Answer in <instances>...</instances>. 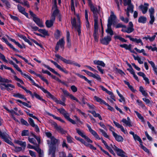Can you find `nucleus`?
I'll return each instance as SVG.
<instances>
[{"mask_svg": "<svg viewBox=\"0 0 157 157\" xmlns=\"http://www.w3.org/2000/svg\"><path fill=\"white\" fill-rule=\"evenodd\" d=\"M56 109L60 114L63 116L66 119L71 122L72 124H76L75 121L70 117L69 113L63 107H61L59 109L56 108Z\"/></svg>", "mask_w": 157, "mask_h": 157, "instance_id": "3", "label": "nucleus"}, {"mask_svg": "<svg viewBox=\"0 0 157 157\" xmlns=\"http://www.w3.org/2000/svg\"><path fill=\"white\" fill-rule=\"evenodd\" d=\"M124 82L125 84L127 85L128 87L129 88L130 90L133 93H135L137 91L131 85H130L129 82L127 81L126 80H124Z\"/></svg>", "mask_w": 157, "mask_h": 157, "instance_id": "36", "label": "nucleus"}, {"mask_svg": "<svg viewBox=\"0 0 157 157\" xmlns=\"http://www.w3.org/2000/svg\"><path fill=\"white\" fill-rule=\"evenodd\" d=\"M65 43V42L63 38H62L59 40V41L57 42L55 47V53H56L58 51L59 46H60V47L61 48H64Z\"/></svg>", "mask_w": 157, "mask_h": 157, "instance_id": "10", "label": "nucleus"}, {"mask_svg": "<svg viewBox=\"0 0 157 157\" xmlns=\"http://www.w3.org/2000/svg\"><path fill=\"white\" fill-rule=\"evenodd\" d=\"M4 67L5 69L10 70L11 73L15 75L14 76V79L16 81L19 82L21 84H24V82L20 78H18L17 77L16 75V73L12 68H11V67H8L5 65H4Z\"/></svg>", "mask_w": 157, "mask_h": 157, "instance_id": "12", "label": "nucleus"}, {"mask_svg": "<svg viewBox=\"0 0 157 157\" xmlns=\"http://www.w3.org/2000/svg\"><path fill=\"white\" fill-rule=\"evenodd\" d=\"M43 66L45 67L48 69V70H49L50 71L52 72V73H53L55 75L59 76L60 77H61L59 73H58L56 71H55V70L53 69L50 67L49 66L46 65L44 64Z\"/></svg>", "mask_w": 157, "mask_h": 157, "instance_id": "30", "label": "nucleus"}, {"mask_svg": "<svg viewBox=\"0 0 157 157\" xmlns=\"http://www.w3.org/2000/svg\"><path fill=\"white\" fill-rule=\"evenodd\" d=\"M149 4L148 3H145L144 5H140L139 6V9L142 12L143 14H145L147 12Z\"/></svg>", "mask_w": 157, "mask_h": 157, "instance_id": "17", "label": "nucleus"}, {"mask_svg": "<svg viewBox=\"0 0 157 157\" xmlns=\"http://www.w3.org/2000/svg\"><path fill=\"white\" fill-rule=\"evenodd\" d=\"M94 98L98 102H100L101 104H103L107 106L108 107V109L110 110L111 111H114V108L113 107L109 105L108 103H107L104 100L96 96H94Z\"/></svg>", "mask_w": 157, "mask_h": 157, "instance_id": "8", "label": "nucleus"}, {"mask_svg": "<svg viewBox=\"0 0 157 157\" xmlns=\"http://www.w3.org/2000/svg\"><path fill=\"white\" fill-rule=\"evenodd\" d=\"M86 126L88 128L89 132L95 138L98 140H100L101 139V138L100 137L97 133L95 131L92 129L88 124H86Z\"/></svg>", "mask_w": 157, "mask_h": 157, "instance_id": "18", "label": "nucleus"}, {"mask_svg": "<svg viewBox=\"0 0 157 157\" xmlns=\"http://www.w3.org/2000/svg\"><path fill=\"white\" fill-rule=\"evenodd\" d=\"M136 102L138 103V105L140 106L143 109H146V107L141 101L137 100H136Z\"/></svg>", "mask_w": 157, "mask_h": 157, "instance_id": "45", "label": "nucleus"}, {"mask_svg": "<svg viewBox=\"0 0 157 157\" xmlns=\"http://www.w3.org/2000/svg\"><path fill=\"white\" fill-rule=\"evenodd\" d=\"M132 41L133 42H135L137 44L140 43L142 45H143V43L142 42L141 40L140 39H138L136 38H133L132 39Z\"/></svg>", "mask_w": 157, "mask_h": 157, "instance_id": "47", "label": "nucleus"}, {"mask_svg": "<svg viewBox=\"0 0 157 157\" xmlns=\"http://www.w3.org/2000/svg\"><path fill=\"white\" fill-rule=\"evenodd\" d=\"M147 61L152 67L153 70L154 72V73L157 75V66H155V64L153 61H150L148 60H147Z\"/></svg>", "mask_w": 157, "mask_h": 157, "instance_id": "33", "label": "nucleus"}, {"mask_svg": "<svg viewBox=\"0 0 157 157\" xmlns=\"http://www.w3.org/2000/svg\"><path fill=\"white\" fill-rule=\"evenodd\" d=\"M14 55L15 56H18L19 58H21V59L23 60L25 63H27L29 65H30L32 66H33L31 63H29L28 60L27 59H26L25 57H23L22 56L18 54H15Z\"/></svg>", "mask_w": 157, "mask_h": 157, "instance_id": "39", "label": "nucleus"}, {"mask_svg": "<svg viewBox=\"0 0 157 157\" xmlns=\"http://www.w3.org/2000/svg\"><path fill=\"white\" fill-rule=\"evenodd\" d=\"M94 29H98V17H95V18H94Z\"/></svg>", "mask_w": 157, "mask_h": 157, "instance_id": "40", "label": "nucleus"}, {"mask_svg": "<svg viewBox=\"0 0 157 157\" xmlns=\"http://www.w3.org/2000/svg\"><path fill=\"white\" fill-rule=\"evenodd\" d=\"M66 41L67 46L69 49L71 47V37L70 33L69 31H67L66 33Z\"/></svg>", "mask_w": 157, "mask_h": 157, "instance_id": "23", "label": "nucleus"}, {"mask_svg": "<svg viewBox=\"0 0 157 157\" xmlns=\"http://www.w3.org/2000/svg\"><path fill=\"white\" fill-rule=\"evenodd\" d=\"M150 20L149 21V24L150 25H152L153 24L155 20V18L154 16H150Z\"/></svg>", "mask_w": 157, "mask_h": 157, "instance_id": "64", "label": "nucleus"}, {"mask_svg": "<svg viewBox=\"0 0 157 157\" xmlns=\"http://www.w3.org/2000/svg\"><path fill=\"white\" fill-rule=\"evenodd\" d=\"M10 18L14 21H17L18 22L20 21V19L18 18V17L14 16H13L12 15L10 14Z\"/></svg>", "mask_w": 157, "mask_h": 157, "instance_id": "63", "label": "nucleus"}, {"mask_svg": "<svg viewBox=\"0 0 157 157\" xmlns=\"http://www.w3.org/2000/svg\"><path fill=\"white\" fill-rule=\"evenodd\" d=\"M29 71L31 74H35L36 76L39 77L42 81L46 83V84H48V80L47 79L45 78L40 74L36 73L34 71L31 69H29Z\"/></svg>", "mask_w": 157, "mask_h": 157, "instance_id": "24", "label": "nucleus"}, {"mask_svg": "<svg viewBox=\"0 0 157 157\" xmlns=\"http://www.w3.org/2000/svg\"><path fill=\"white\" fill-rule=\"evenodd\" d=\"M8 87L15 88V86L13 84L6 83H0V88L2 90H6Z\"/></svg>", "mask_w": 157, "mask_h": 157, "instance_id": "16", "label": "nucleus"}, {"mask_svg": "<svg viewBox=\"0 0 157 157\" xmlns=\"http://www.w3.org/2000/svg\"><path fill=\"white\" fill-rule=\"evenodd\" d=\"M23 89L27 93L29 94L32 98H34V96H35L36 98L44 102L45 103L46 102V101L44 99H43L40 95L37 94L36 92H34L33 94L31 91L27 90L25 87Z\"/></svg>", "mask_w": 157, "mask_h": 157, "instance_id": "6", "label": "nucleus"}, {"mask_svg": "<svg viewBox=\"0 0 157 157\" xmlns=\"http://www.w3.org/2000/svg\"><path fill=\"white\" fill-rule=\"evenodd\" d=\"M147 20V18L146 17L142 16L139 17L138 22L139 23L144 24L146 23Z\"/></svg>", "mask_w": 157, "mask_h": 157, "instance_id": "35", "label": "nucleus"}, {"mask_svg": "<svg viewBox=\"0 0 157 157\" xmlns=\"http://www.w3.org/2000/svg\"><path fill=\"white\" fill-rule=\"evenodd\" d=\"M90 7L91 10L93 14V17L95 18V17H98V14L99 13L98 9L96 7H94L92 3L88 5Z\"/></svg>", "mask_w": 157, "mask_h": 157, "instance_id": "19", "label": "nucleus"}, {"mask_svg": "<svg viewBox=\"0 0 157 157\" xmlns=\"http://www.w3.org/2000/svg\"><path fill=\"white\" fill-rule=\"evenodd\" d=\"M28 122L30 125L33 127L35 126V124L34 123L33 120L31 118H29L28 120Z\"/></svg>", "mask_w": 157, "mask_h": 157, "instance_id": "54", "label": "nucleus"}, {"mask_svg": "<svg viewBox=\"0 0 157 157\" xmlns=\"http://www.w3.org/2000/svg\"><path fill=\"white\" fill-rule=\"evenodd\" d=\"M125 152L121 149H118L117 150V154L119 156L121 157H128L127 156L125 155Z\"/></svg>", "mask_w": 157, "mask_h": 157, "instance_id": "32", "label": "nucleus"}, {"mask_svg": "<svg viewBox=\"0 0 157 157\" xmlns=\"http://www.w3.org/2000/svg\"><path fill=\"white\" fill-rule=\"evenodd\" d=\"M30 14L33 17V20L36 23V24L39 27L42 28L44 27L43 24V22L42 20L36 17V15L31 11H29Z\"/></svg>", "mask_w": 157, "mask_h": 157, "instance_id": "5", "label": "nucleus"}, {"mask_svg": "<svg viewBox=\"0 0 157 157\" xmlns=\"http://www.w3.org/2000/svg\"><path fill=\"white\" fill-rule=\"evenodd\" d=\"M15 143L17 144L22 146L24 147H25L26 146V143L25 142H22L21 141L17 140L15 141Z\"/></svg>", "mask_w": 157, "mask_h": 157, "instance_id": "41", "label": "nucleus"}, {"mask_svg": "<svg viewBox=\"0 0 157 157\" xmlns=\"http://www.w3.org/2000/svg\"><path fill=\"white\" fill-rule=\"evenodd\" d=\"M24 76H25V78H27L29 79V80H30L31 81V83L32 84V85L37 87L39 88L40 89H41L43 87L41 86H39L38 84H36L35 81H34L33 80L31 77L28 75L26 74H25L24 75H23Z\"/></svg>", "mask_w": 157, "mask_h": 157, "instance_id": "26", "label": "nucleus"}, {"mask_svg": "<svg viewBox=\"0 0 157 157\" xmlns=\"http://www.w3.org/2000/svg\"><path fill=\"white\" fill-rule=\"evenodd\" d=\"M133 137L135 141L137 140L139 141V142H140V144L143 143V142L141 139L137 134H136L135 135V136Z\"/></svg>", "mask_w": 157, "mask_h": 157, "instance_id": "52", "label": "nucleus"}, {"mask_svg": "<svg viewBox=\"0 0 157 157\" xmlns=\"http://www.w3.org/2000/svg\"><path fill=\"white\" fill-rule=\"evenodd\" d=\"M82 71L85 72L89 76L96 78L98 81H101V78L100 76L98 74H97L96 75H95L92 72L85 70H83Z\"/></svg>", "mask_w": 157, "mask_h": 157, "instance_id": "14", "label": "nucleus"}, {"mask_svg": "<svg viewBox=\"0 0 157 157\" xmlns=\"http://www.w3.org/2000/svg\"><path fill=\"white\" fill-rule=\"evenodd\" d=\"M46 113L48 115L52 117L54 119L58 120L62 123H65V121L61 119L60 117H56L54 115L51 114L48 112H47Z\"/></svg>", "mask_w": 157, "mask_h": 157, "instance_id": "34", "label": "nucleus"}, {"mask_svg": "<svg viewBox=\"0 0 157 157\" xmlns=\"http://www.w3.org/2000/svg\"><path fill=\"white\" fill-rule=\"evenodd\" d=\"M93 62L94 63L95 65H98V66H97V67L98 68V70L100 72L101 74H104V71L103 69H101V68L98 65L101 66L103 67H105V63L103 61L99 60H94Z\"/></svg>", "mask_w": 157, "mask_h": 157, "instance_id": "9", "label": "nucleus"}, {"mask_svg": "<svg viewBox=\"0 0 157 157\" xmlns=\"http://www.w3.org/2000/svg\"><path fill=\"white\" fill-rule=\"evenodd\" d=\"M134 49L139 53H142L143 55L145 56H147V54L145 52V50L144 49H142L141 50H140V49L137 48L136 47L134 48Z\"/></svg>", "mask_w": 157, "mask_h": 157, "instance_id": "44", "label": "nucleus"}, {"mask_svg": "<svg viewBox=\"0 0 157 157\" xmlns=\"http://www.w3.org/2000/svg\"><path fill=\"white\" fill-rule=\"evenodd\" d=\"M127 120L123 118L122 120L121 121L123 123H124L126 125L128 126L129 127H132V125L131 124V121L129 117H127Z\"/></svg>", "mask_w": 157, "mask_h": 157, "instance_id": "29", "label": "nucleus"}, {"mask_svg": "<svg viewBox=\"0 0 157 157\" xmlns=\"http://www.w3.org/2000/svg\"><path fill=\"white\" fill-rule=\"evenodd\" d=\"M105 32L109 34L111 36H112L114 34L113 31L111 28H107L105 30Z\"/></svg>", "mask_w": 157, "mask_h": 157, "instance_id": "57", "label": "nucleus"}, {"mask_svg": "<svg viewBox=\"0 0 157 157\" xmlns=\"http://www.w3.org/2000/svg\"><path fill=\"white\" fill-rule=\"evenodd\" d=\"M55 56L57 58L60 59L62 61L66 64L73 65L74 66L78 67H81V65L80 64L75 62V61L70 59L67 60L59 54H55Z\"/></svg>", "mask_w": 157, "mask_h": 157, "instance_id": "4", "label": "nucleus"}, {"mask_svg": "<svg viewBox=\"0 0 157 157\" xmlns=\"http://www.w3.org/2000/svg\"><path fill=\"white\" fill-rule=\"evenodd\" d=\"M114 38L115 39H119L120 41L123 42H127L126 40L119 36H114Z\"/></svg>", "mask_w": 157, "mask_h": 157, "instance_id": "46", "label": "nucleus"}, {"mask_svg": "<svg viewBox=\"0 0 157 157\" xmlns=\"http://www.w3.org/2000/svg\"><path fill=\"white\" fill-rule=\"evenodd\" d=\"M51 144L49 146V150H50L52 148H53L54 150L56 151V144L58 142V140L56 139L54 136H53L52 138L51 139Z\"/></svg>", "mask_w": 157, "mask_h": 157, "instance_id": "13", "label": "nucleus"}, {"mask_svg": "<svg viewBox=\"0 0 157 157\" xmlns=\"http://www.w3.org/2000/svg\"><path fill=\"white\" fill-rule=\"evenodd\" d=\"M54 22L51 20H47L45 22L46 26L48 28H50L53 25Z\"/></svg>", "mask_w": 157, "mask_h": 157, "instance_id": "42", "label": "nucleus"}, {"mask_svg": "<svg viewBox=\"0 0 157 157\" xmlns=\"http://www.w3.org/2000/svg\"><path fill=\"white\" fill-rule=\"evenodd\" d=\"M71 22L72 26H74L75 29L77 28V26L76 22V19L75 17H74L73 19H71Z\"/></svg>", "mask_w": 157, "mask_h": 157, "instance_id": "51", "label": "nucleus"}, {"mask_svg": "<svg viewBox=\"0 0 157 157\" xmlns=\"http://www.w3.org/2000/svg\"><path fill=\"white\" fill-rule=\"evenodd\" d=\"M57 68L59 69L60 71H62L66 74H68L69 73L68 71L65 68L62 67L59 65L56 62L53 61V60L50 59L49 60Z\"/></svg>", "mask_w": 157, "mask_h": 157, "instance_id": "20", "label": "nucleus"}, {"mask_svg": "<svg viewBox=\"0 0 157 157\" xmlns=\"http://www.w3.org/2000/svg\"><path fill=\"white\" fill-rule=\"evenodd\" d=\"M44 93L47 94L46 96L47 98H51L54 101L57 98L55 97L54 96L52 95L50 92L48 91L47 90L45 89L44 88H42L41 89Z\"/></svg>", "mask_w": 157, "mask_h": 157, "instance_id": "21", "label": "nucleus"}, {"mask_svg": "<svg viewBox=\"0 0 157 157\" xmlns=\"http://www.w3.org/2000/svg\"><path fill=\"white\" fill-rule=\"evenodd\" d=\"M17 36L20 38L23 39L25 42H27L29 45L33 46L35 45L33 44L30 41V40L28 39L24 35H23L21 34H18L17 35Z\"/></svg>", "mask_w": 157, "mask_h": 157, "instance_id": "28", "label": "nucleus"}, {"mask_svg": "<svg viewBox=\"0 0 157 157\" xmlns=\"http://www.w3.org/2000/svg\"><path fill=\"white\" fill-rule=\"evenodd\" d=\"M140 148L143 150H144V151H145L147 153H149L150 151H149V150L147 147H145L142 144H140Z\"/></svg>", "mask_w": 157, "mask_h": 157, "instance_id": "59", "label": "nucleus"}, {"mask_svg": "<svg viewBox=\"0 0 157 157\" xmlns=\"http://www.w3.org/2000/svg\"><path fill=\"white\" fill-rule=\"evenodd\" d=\"M75 129L76 131V132L82 137L84 138L86 141L89 143L86 142L85 140L80 137L75 136V139L76 140L80 141L82 143L84 144L86 147H89L91 149L96 150V147H94L92 144H90V143H92L93 141L87 136L84 134V132H82L79 128H76Z\"/></svg>", "mask_w": 157, "mask_h": 157, "instance_id": "1", "label": "nucleus"}, {"mask_svg": "<svg viewBox=\"0 0 157 157\" xmlns=\"http://www.w3.org/2000/svg\"><path fill=\"white\" fill-rule=\"evenodd\" d=\"M9 135L6 132H2L0 130V137L3 139L8 144L12 146H14L13 144L9 140Z\"/></svg>", "mask_w": 157, "mask_h": 157, "instance_id": "7", "label": "nucleus"}, {"mask_svg": "<svg viewBox=\"0 0 157 157\" xmlns=\"http://www.w3.org/2000/svg\"><path fill=\"white\" fill-rule=\"evenodd\" d=\"M88 112L92 114L93 116L95 117H98L100 115V114L98 113H96L95 110H89Z\"/></svg>", "mask_w": 157, "mask_h": 157, "instance_id": "56", "label": "nucleus"}, {"mask_svg": "<svg viewBox=\"0 0 157 157\" xmlns=\"http://www.w3.org/2000/svg\"><path fill=\"white\" fill-rule=\"evenodd\" d=\"M111 40V37L109 36H107L101 39L100 42L102 44L107 45L109 44Z\"/></svg>", "mask_w": 157, "mask_h": 157, "instance_id": "15", "label": "nucleus"}, {"mask_svg": "<svg viewBox=\"0 0 157 157\" xmlns=\"http://www.w3.org/2000/svg\"><path fill=\"white\" fill-rule=\"evenodd\" d=\"M116 16L113 14L110 15V17H109L108 20H109L113 23L115 22V20L116 19Z\"/></svg>", "mask_w": 157, "mask_h": 157, "instance_id": "43", "label": "nucleus"}, {"mask_svg": "<svg viewBox=\"0 0 157 157\" xmlns=\"http://www.w3.org/2000/svg\"><path fill=\"white\" fill-rule=\"evenodd\" d=\"M23 2H20L21 3H19L22 5H24L25 6H26L28 8L30 7V5L29 3L26 0H23Z\"/></svg>", "mask_w": 157, "mask_h": 157, "instance_id": "60", "label": "nucleus"}, {"mask_svg": "<svg viewBox=\"0 0 157 157\" xmlns=\"http://www.w3.org/2000/svg\"><path fill=\"white\" fill-rule=\"evenodd\" d=\"M148 11L150 14V16H154V14L155 13V9L153 7H151L149 9Z\"/></svg>", "mask_w": 157, "mask_h": 157, "instance_id": "62", "label": "nucleus"}, {"mask_svg": "<svg viewBox=\"0 0 157 157\" xmlns=\"http://www.w3.org/2000/svg\"><path fill=\"white\" fill-rule=\"evenodd\" d=\"M54 36L56 39H58L60 36V31L58 29H57L54 33Z\"/></svg>", "mask_w": 157, "mask_h": 157, "instance_id": "48", "label": "nucleus"}, {"mask_svg": "<svg viewBox=\"0 0 157 157\" xmlns=\"http://www.w3.org/2000/svg\"><path fill=\"white\" fill-rule=\"evenodd\" d=\"M60 90H62L64 95L69 96L71 99L79 103V104H82L81 102L78 100L72 94H70L67 91L62 88H60Z\"/></svg>", "mask_w": 157, "mask_h": 157, "instance_id": "11", "label": "nucleus"}, {"mask_svg": "<svg viewBox=\"0 0 157 157\" xmlns=\"http://www.w3.org/2000/svg\"><path fill=\"white\" fill-rule=\"evenodd\" d=\"M24 76H25V78H27L29 79V80H30L31 81V83L32 84V85L37 87L39 88L40 89H41L43 87L41 86H39L38 84H36L35 81H34L33 80L31 77L28 75L26 74H25L24 75H23Z\"/></svg>", "mask_w": 157, "mask_h": 157, "instance_id": "25", "label": "nucleus"}, {"mask_svg": "<svg viewBox=\"0 0 157 157\" xmlns=\"http://www.w3.org/2000/svg\"><path fill=\"white\" fill-rule=\"evenodd\" d=\"M1 40L3 42H4L10 48L13 49L14 51L18 52H19V51L18 49L14 48L13 46L4 37H3L2 38Z\"/></svg>", "mask_w": 157, "mask_h": 157, "instance_id": "22", "label": "nucleus"}, {"mask_svg": "<svg viewBox=\"0 0 157 157\" xmlns=\"http://www.w3.org/2000/svg\"><path fill=\"white\" fill-rule=\"evenodd\" d=\"M113 136L115 138V140L118 142H122L124 140L123 137L121 135H118L114 131L112 132Z\"/></svg>", "mask_w": 157, "mask_h": 157, "instance_id": "27", "label": "nucleus"}, {"mask_svg": "<svg viewBox=\"0 0 157 157\" xmlns=\"http://www.w3.org/2000/svg\"><path fill=\"white\" fill-rule=\"evenodd\" d=\"M75 75H76L78 76V77H80V78L83 79L84 80L87 82L90 86H92V82L91 81L89 80H88L87 78L85 76H83L82 75H81L79 73H75Z\"/></svg>", "mask_w": 157, "mask_h": 157, "instance_id": "31", "label": "nucleus"}, {"mask_svg": "<svg viewBox=\"0 0 157 157\" xmlns=\"http://www.w3.org/2000/svg\"><path fill=\"white\" fill-rule=\"evenodd\" d=\"M134 112L136 113L138 118L141 120L142 122H144V117L142 116L141 115L140 113H138L137 111L134 110Z\"/></svg>", "mask_w": 157, "mask_h": 157, "instance_id": "49", "label": "nucleus"}, {"mask_svg": "<svg viewBox=\"0 0 157 157\" xmlns=\"http://www.w3.org/2000/svg\"><path fill=\"white\" fill-rule=\"evenodd\" d=\"M120 46L121 48H124L126 50H131L132 45L131 44L128 45L127 44H120Z\"/></svg>", "mask_w": 157, "mask_h": 157, "instance_id": "37", "label": "nucleus"}, {"mask_svg": "<svg viewBox=\"0 0 157 157\" xmlns=\"http://www.w3.org/2000/svg\"><path fill=\"white\" fill-rule=\"evenodd\" d=\"M12 81L11 80H9L7 78H2L0 75V82L2 83H9L12 82Z\"/></svg>", "mask_w": 157, "mask_h": 157, "instance_id": "38", "label": "nucleus"}, {"mask_svg": "<svg viewBox=\"0 0 157 157\" xmlns=\"http://www.w3.org/2000/svg\"><path fill=\"white\" fill-rule=\"evenodd\" d=\"M17 7L18 11H19V12H20L22 14L25 10V9L21 5H20L19 4H18L17 5Z\"/></svg>", "mask_w": 157, "mask_h": 157, "instance_id": "50", "label": "nucleus"}, {"mask_svg": "<svg viewBox=\"0 0 157 157\" xmlns=\"http://www.w3.org/2000/svg\"><path fill=\"white\" fill-rule=\"evenodd\" d=\"M29 131L28 130H24L22 131L21 135L22 136H28L29 135Z\"/></svg>", "mask_w": 157, "mask_h": 157, "instance_id": "58", "label": "nucleus"}, {"mask_svg": "<svg viewBox=\"0 0 157 157\" xmlns=\"http://www.w3.org/2000/svg\"><path fill=\"white\" fill-rule=\"evenodd\" d=\"M147 124L148 125V126L149 128H150L151 130H152V131L153 132H154L155 133V128L153 126L150 124V122L148 121H147Z\"/></svg>", "mask_w": 157, "mask_h": 157, "instance_id": "61", "label": "nucleus"}, {"mask_svg": "<svg viewBox=\"0 0 157 157\" xmlns=\"http://www.w3.org/2000/svg\"><path fill=\"white\" fill-rule=\"evenodd\" d=\"M31 28L32 29V31H36L38 30L39 32L42 33L43 35L39 33H38L36 32H34V33L35 35L43 37H45L46 36H48L49 35V34L48 33V31L46 30L45 29H39V28L36 26H31Z\"/></svg>", "mask_w": 157, "mask_h": 157, "instance_id": "2", "label": "nucleus"}, {"mask_svg": "<svg viewBox=\"0 0 157 157\" xmlns=\"http://www.w3.org/2000/svg\"><path fill=\"white\" fill-rule=\"evenodd\" d=\"M13 67L16 68V69L19 72H20L21 75H24L25 74V73H23L22 72L21 70L20 69V68L18 67V66L15 63L14 65H13Z\"/></svg>", "mask_w": 157, "mask_h": 157, "instance_id": "53", "label": "nucleus"}, {"mask_svg": "<svg viewBox=\"0 0 157 157\" xmlns=\"http://www.w3.org/2000/svg\"><path fill=\"white\" fill-rule=\"evenodd\" d=\"M99 131L100 132L102 133V135L104 137H105L109 139V136L107 134V133L103 129H99Z\"/></svg>", "mask_w": 157, "mask_h": 157, "instance_id": "55", "label": "nucleus"}]
</instances>
